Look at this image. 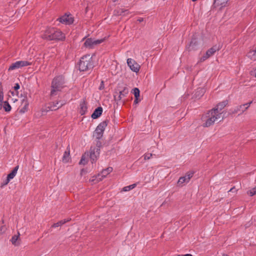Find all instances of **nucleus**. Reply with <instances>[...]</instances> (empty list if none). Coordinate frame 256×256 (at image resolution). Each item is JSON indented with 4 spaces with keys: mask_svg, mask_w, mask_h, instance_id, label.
<instances>
[{
    "mask_svg": "<svg viewBox=\"0 0 256 256\" xmlns=\"http://www.w3.org/2000/svg\"><path fill=\"white\" fill-rule=\"evenodd\" d=\"M42 38L46 40H60L65 39V34L60 30L54 28H47L42 34Z\"/></svg>",
    "mask_w": 256,
    "mask_h": 256,
    "instance_id": "nucleus-1",
    "label": "nucleus"
},
{
    "mask_svg": "<svg viewBox=\"0 0 256 256\" xmlns=\"http://www.w3.org/2000/svg\"><path fill=\"white\" fill-rule=\"evenodd\" d=\"M65 78L62 75L55 76L52 80L50 95L52 96L57 95L58 92H61L64 87Z\"/></svg>",
    "mask_w": 256,
    "mask_h": 256,
    "instance_id": "nucleus-2",
    "label": "nucleus"
},
{
    "mask_svg": "<svg viewBox=\"0 0 256 256\" xmlns=\"http://www.w3.org/2000/svg\"><path fill=\"white\" fill-rule=\"evenodd\" d=\"M217 109H212L206 114L203 115L202 120L204 122L202 124L204 127H209L212 125L214 122L221 118V114H217Z\"/></svg>",
    "mask_w": 256,
    "mask_h": 256,
    "instance_id": "nucleus-3",
    "label": "nucleus"
},
{
    "mask_svg": "<svg viewBox=\"0 0 256 256\" xmlns=\"http://www.w3.org/2000/svg\"><path fill=\"white\" fill-rule=\"evenodd\" d=\"M78 66V70L80 72H85L92 69L94 66L92 57L90 54L84 56L80 60Z\"/></svg>",
    "mask_w": 256,
    "mask_h": 256,
    "instance_id": "nucleus-4",
    "label": "nucleus"
},
{
    "mask_svg": "<svg viewBox=\"0 0 256 256\" xmlns=\"http://www.w3.org/2000/svg\"><path fill=\"white\" fill-rule=\"evenodd\" d=\"M108 122V120H105L99 124L96 128L94 132L93 136L95 137L96 140H100L103 136L104 132Z\"/></svg>",
    "mask_w": 256,
    "mask_h": 256,
    "instance_id": "nucleus-5",
    "label": "nucleus"
},
{
    "mask_svg": "<svg viewBox=\"0 0 256 256\" xmlns=\"http://www.w3.org/2000/svg\"><path fill=\"white\" fill-rule=\"evenodd\" d=\"M105 38L100 40H94L92 38H87L84 42V46L89 49L93 48L94 46L104 42Z\"/></svg>",
    "mask_w": 256,
    "mask_h": 256,
    "instance_id": "nucleus-6",
    "label": "nucleus"
},
{
    "mask_svg": "<svg viewBox=\"0 0 256 256\" xmlns=\"http://www.w3.org/2000/svg\"><path fill=\"white\" fill-rule=\"evenodd\" d=\"M220 50V48L217 45L214 46L206 50V54L202 58H200L199 62H204L210 57L213 56L216 52Z\"/></svg>",
    "mask_w": 256,
    "mask_h": 256,
    "instance_id": "nucleus-7",
    "label": "nucleus"
},
{
    "mask_svg": "<svg viewBox=\"0 0 256 256\" xmlns=\"http://www.w3.org/2000/svg\"><path fill=\"white\" fill-rule=\"evenodd\" d=\"M31 63L26 60H19L12 63L8 68V70L11 71L22 68L24 66H30Z\"/></svg>",
    "mask_w": 256,
    "mask_h": 256,
    "instance_id": "nucleus-8",
    "label": "nucleus"
},
{
    "mask_svg": "<svg viewBox=\"0 0 256 256\" xmlns=\"http://www.w3.org/2000/svg\"><path fill=\"white\" fill-rule=\"evenodd\" d=\"M90 157L92 164L95 163L100 156V150L98 148H93L91 146L90 151Z\"/></svg>",
    "mask_w": 256,
    "mask_h": 256,
    "instance_id": "nucleus-9",
    "label": "nucleus"
},
{
    "mask_svg": "<svg viewBox=\"0 0 256 256\" xmlns=\"http://www.w3.org/2000/svg\"><path fill=\"white\" fill-rule=\"evenodd\" d=\"M127 64L130 69L134 72H137L139 71L140 66L134 60L130 58H128L127 60Z\"/></svg>",
    "mask_w": 256,
    "mask_h": 256,
    "instance_id": "nucleus-10",
    "label": "nucleus"
},
{
    "mask_svg": "<svg viewBox=\"0 0 256 256\" xmlns=\"http://www.w3.org/2000/svg\"><path fill=\"white\" fill-rule=\"evenodd\" d=\"M252 102V101L244 104H242L238 106H237L234 110L232 111V114H236L238 112H240V114L243 113L245 110H246L250 106V104Z\"/></svg>",
    "mask_w": 256,
    "mask_h": 256,
    "instance_id": "nucleus-11",
    "label": "nucleus"
},
{
    "mask_svg": "<svg viewBox=\"0 0 256 256\" xmlns=\"http://www.w3.org/2000/svg\"><path fill=\"white\" fill-rule=\"evenodd\" d=\"M60 22L66 24H70L74 22V18L69 15L64 14L58 19Z\"/></svg>",
    "mask_w": 256,
    "mask_h": 256,
    "instance_id": "nucleus-12",
    "label": "nucleus"
},
{
    "mask_svg": "<svg viewBox=\"0 0 256 256\" xmlns=\"http://www.w3.org/2000/svg\"><path fill=\"white\" fill-rule=\"evenodd\" d=\"M128 92V88L126 86L124 87L122 90H119L118 96H114L115 100H120L122 98L126 96Z\"/></svg>",
    "mask_w": 256,
    "mask_h": 256,
    "instance_id": "nucleus-13",
    "label": "nucleus"
},
{
    "mask_svg": "<svg viewBox=\"0 0 256 256\" xmlns=\"http://www.w3.org/2000/svg\"><path fill=\"white\" fill-rule=\"evenodd\" d=\"M60 102L56 101L50 104L49 106H48V108L50 110H58L64 104L63 102H60Z\"/></svg>",
    "mask_w": 256,
    "mask_h": 256,
    "instance_id": "nucleus-14",
    "label": "nucleus"
},
{
    "mask_svg": "<svg viewBox=\"0 0 256 256\" xmlns=\"http://www.w3.org/2000/svg\"><path fill=\"white\" fill-rule=\"evenodd\" d=\"M198 48V43L196 38H192L190 42L188 50L189 51L196 50Z\"/></svg>",
    "mask_w": 256,
    "mask_h": 256,
    "instance_id": "nucleus-15",
    "label": "nucleus"
},
{
    "mask_svg": "<svg viewBox=\"0 0 256 256\" xmlns=\"http://www.w3.org/2000/svg\"><path fill=\"white\" fill-rule=\"evenodd\" d=\"M228 104V100H224L220 103H218L216 106L213 109H217L218 112L217 114H222L221 110Z\"/></svg>",
    "mask_w": 256,
    "mask_h": 256,
    "instance_id": "nucleus-16",
    "label": "nucleus"
},
{
    "mask_svg": "<svg viewBox=\"0 0 256 256\" xmlns=\"http://www.w3.org/2000/svg\"><path fill=\"white\" fill-rule=\"evenodd\" d=\"M103 109L101 106L98 107L96 108L92 114L91 116L93 119H96L99 118L102 114Z\"/></svg>",
    "mask_w": 256,
    "mask_h": 256,
    "instance_id": "nucleus-17",
    "label": "nucleus"
},
{
    "mask_svg": "<svg viewBox=\"0 0 256 256\" xmlns=\"http://www.w3.org/2000/svg\"><path fill=\"white\" fill-rule=\"evenodd\" d=\"M80 114L82 116L86 114V113L87 112V106L86 102L84 100H83L82 102H81L80 104Z\"/></svg>",
    "mask_w": 256,
    "mask_h": 256,
    "instance_id": "nucleus-18",
    "label": "nucleus"
},
{
    "mask_svg": "<svg viewBox=\"0 0 256 256\" xmlns=\"http://www.w3.org/2000/svg\"><path fill=\"white\" fill-rule=\"evenodd\" d=\"M22 102L24 104V106L20 110V112L24 114L28 110V102L27 100L26 96L24 97L22 100Z\"/></svg>",
    "mask_w": 256,
    "mask_h": 256,
    "instance_id": "nucleus-19",
    "label": "nucleus"
},
{
    "mask_svg": "<svg viewBox=\"0 0 256 256\" xmlns=\"http://www.w3.org/2000/svg\"><path fill=\"white\" fill-rule=\"evenodd\" d=\"M128 10L122 8H118L114 10V14L116 16H125L128 14Z\"/></svg>",
    "mask_w": 256,
    "mask_h": 256,
    "instance_id": "nucleus-20",
    "label": "nucleus"
},
{
    "mask_svg": "<svg viewBox=\"0 0 256 256\" xmlns=\"http://www.w3.org/2000/svg\"><path fill=\"white\" fill-rule=\"evenodd\" d=\"M226 0H214V7L220 6L222 8L226 6Z\"/></svg>",
    "mask_w": 256,
    "mask_h": 256,
    "instance_id": "nucleus-21",
    "label": "nucleus"
},
{
    "mask_svg": "<svg viewBox=\"0 0 256 256\" xmlns=\"http://www.w3.org/2000/svg\"><path fill=\"white\" fill-rule=\"evenodd\" d=\"M19 168V166H15L14 169L12 170V172L8 174L7 176L10 178V180L12 179L16 175L18 170Z\"/></svg>",
    "mask_w": 256,
    "mask_h": 256,
    "instance_id": "nucleus-22",
    "label": "nucleus"
},
{
    "mask_svg": "<svg viewBox=\"0 0 256 256\" xmlns=\"http://www.w3.org/2000/svg\"><path fill=\"white\" fill-rule=\"evenodd\" d=\"M247 56L253 60H256V49L250 50L246 54Z\"/></svg>",
    "mask_w": 256,
    "mask_h": 256,
    "instance_id": "nucleus-23",
    "label": "nucleus"
},
{
    "mask_svg": "<svg viewBox=\"0 0 256 256\" xmlns=\"http://www.w3.org/2000/svg\"><path fill=\"white\" fill-rule=\"evenodd\" d=\"M112 170L113 168L112 167L107 168L101 172L100 176L102 178H105L108 174L112 171Z\"/></svg>",
    "mask_w": 256,
    "mask_h": 256,
    "instance_id": "nucleus-24",
    "label": "nucleus"
},
{
    "mask_svg": "<svg viewBox=\"0 0 256 256\" xmlns=\"http://www.w3.org/2000/svg\"><path fill=\"white\" fill-rule=\"evenodd\" d=\"M189 182V180H187L186 176H181L178 180V186H182V184L184 183H188Z\"/></svg>",
    "mask_w": 256,
    "mask_h": 256,
    "instance_id": "nucleus-25",
    "label": "nucleus"
},
{
    "mask_svg": "<svg viewBox=\"0 0 256 256\" xmlns=\"http://www.w3.org/2000/svg\"><path fill=\"white\" fill-rule=\"evenodd\" d=\"M62 160L64 162H68L70 160V151L64 152Z\"/></svg>",
    "mask_w": 256,
    "mask_h": 256,
    "instance_id": "nucleus-26",
    "label": "nucleus"
},
{
    "mask_svg": "<svg viewBox=\"0 0 256 256\" xmlns=\"http://www.w3.org/2000/svg\"><path fill=\"white\" fill-rule=\"evenodd\" d=\"M4 106L3 108L4 110L6 112H9L11 110L12 108L10 104L7 101H5L3 102Z\"/></svg>",
    "mask_w": 256,
    "mask_h": 256,
    "instance_id": "nucleus-27",
    "label": "nucleus"
},
{
    "mask_svg": "<svg viewBox=\"0 0 256 256\" xmlns=\"http://www.w3.org/2000/svg\"><path fill=\"white\" fill-rule=\"evenodd\" d=\"M18 235H14V236H12L10 240L12 244H13L14 246H18V243H17V240L20 236V233L18 232Z\"/></svg>",
    "mask_w": 256,
    "mask_h": 256,
    "instance_id": "nucleus-28",
    "label": "nucleus"
},
{
    "mask_svg": "<svg viewBox=\"0 0 256 256\" xmlns=\"http://www.w3.org/2000/svg\"><path fill=\"white\" fill-rule=\"evenodd\" d=\"M136 184H132L124 186L122 188V191L123 192H128L130 190L134 188L136 186Z\"/></svg>",
    "mask_w": 256,
    "mask_h": 256,
    "instance_id": "nucleus-29",
    "label": "nucleus"
},
{
    "mask_svg": "<svg viewBox=\"0 0 256 256\" xmlns=\"http://www.w3.org/2000/svg\"><path fill=\"white\" fill-rule=\"evenodd\" d=\"M132 92L134 96V97H140V90L137 88H134L132 89Z\"/></svg>",
    "mask_w": 256,
    "mask_h": 256,
    "instance_id": "nucleus-30",
    "label": "nucleus"
},
{
    "mask_svg": "<svg viewBox=\"0 0 256 256\" xmlns=\"http://www.w3.org/2000/svg\"><path fill=\"white\" fill-rule=\"evenodd\" d=\"M10 180L8 178L7 176L6 178H5L1 183L0 187L3 188L4 186H6L9 183Z\"/></svg>",
    "mask_w": 256,
    "mask_h": 256,
    "instance_id": "nucleus-31",
    "label": "nucleus"
},
{
    "mask_svg": "<svg viewBox=\"0 0 256 256\" xmlns=\"http://www.w3.org/2000/svg\"><path fill=\"white\" fill-rule=\"evenodd\" d=\"M2 90V82H0V102H3L4 100V93Z\"/></svg>",
    "mask_w": 256,
    "mask_h": 256,
    "instance_id": "nucleus-32",
    "label": "nucleus"
},
{
    "mask_svg": "<svg viewBox=\"0 0 256 256\" xmlns=\"http://www.w3.org/2000/svg\"><path fill=\"white\" fill-rule=\"evenodd\" d=\"M248 194L250 196H253L256 194V186L248 192Z\"/></svg>",
    "mask_w": 256,
    "mask_h": 256,
    "instance_id": "nucleus-33",
    "label": "nucleus"
},
{
    "mask_svg": "<svg viewBox=\"0 0 256 256\" xmlns=\"http://www.w3.org/2000/svg\"><path fill=\"white\" fill-rule=\"evenodd\" d=\"M194 174V172H188L186 174L185 176H186L187 180L190 181V179L193 176Z\"/></svg>",
    "mask_w": 256,
    "mask_h": 256,
    "instance_id": "nucleus-34",
    "label": "nucleus"
},
{
    "mask_svg": "<svg viewBox=\"0 0 256 256\" xmlns=\"http://www.w3.org/2000/svg\"><path fill=\"white\" fill-rule=\"evenodd\" d=\"M102 146V142L100 141V140H96V146L93 147V148H98L99 150H100V148Z\"/></svg>",
    "mask_w": 256,
    "mask_h": 256,
    "instance_id": "nucleus-35",
    "label": "nucleus"
},
{
    "mask_svg": "<svg viewBox=\"0 0 256 256\" xmlns=\"http://www.w3.org/2000/svg\"><path fill=\"white\" fill-rule=\"evenodd\" d=\"M86 163V160L85 156H82L81 158V159L79 162V164H85Z\"/></svg>",
    "mask_w": 256,
    "mask_h": 256,
    "instance_id": "nucleus-36",
    "label": "nucleus"
},
{
    "mask_svg": "<svg viewBox=\"0 0 256 256\" xmlns=\"http://www.w3.org/2000/svg\"><path fill=\"white\" fill-rule=\"evenodd\" d=\"M70 220H71L70 218L64 219L59 222H60V226H62V225L64 224H66V222L70 221Z\"/></svg>",
    "mask_w": 256,
    "mask_h": 256,
    "instance_id": "nucleus-37",
    "label": "nucleus"
},
{
    "mask_svg": "<svg viewBox=\"0 0 256 256\" xmlns=\"http://www.w3.org/2000/svg\"><path fill=\"white\" fill-rule=\"evenodd\" d=\"M6 228L5 226H0V235L4 234L6 230Z\"/></svg>",
    "mask_w": 256,
    "mask_h": 256,
    "instance_id": "nucleus-38",
    "label": "nucleus"
},
{
    "mask_svg": "<svg viewBox=\"0 0 256 256\" xmlns=\"http://www.w3.org/2000/svg\"><path fill=\"white\" fill-rule=\"evenodd\" d=\"M152 156V154H146L144 155V159L146 160H149L150 159V158Z\"/></svg>",
    "mask_w": 256,
    "mask_h": 256,
    "instance_id": "nucleus-39",
    "label": "nucleus"
},
{
    "mask_svg": "<svg viewBox=\"0 0 256 256\" xmlns=\"http://www.w3.org/2000/svg\"><path fill=\"white\" fill-rule=\"evenodd\" d=\"M104 88V82L103 80H102L100 84V86H99L98 89L100 90H102Z\"/></svg>",
    "mask_w": 256,
    "mask_h": 256,
    "instance_id": "nucleus-40",
    "label": "nucleus"
},
{
    "mask_svg": "<svg viewBox=\"0 0 256 256\" xmlns=\"http://www.w3.org/2000/svg\"><path fill=\"white\" fill-rule=\"evenodd\" d=\"M139 98L140 97H135L134 104H136L140 101V100Z\"/></svg>",
    "mask_w": 256,
    "mask_h": 256,
    "instance_id": "nucleus-41",
    "label": "nucleus"
},
{
    "mask_svg": "<svg viewBox=\"0 0 256 256\" xmlns=\"http://www.w3.org/2000/svg\"><path fill=\"white\" fill-rule=\"evenodd\" d=\"M60 226H61L60 224V222H57L56 223L54 224L52 226V228H57V227H58Z\"/></svg>",
    "mask_w": 256,
    "mask_h": 256,
    "instance_id": "nucleus-42",
    "label": "nucleus"
},
{
    "mask_svg": "<svg viewBox=\"0 0 256 256\" xmlns=\"http://www.w3.org/2000/svg\"><path fill=\"white\" fill-rule=\"evenodd\" d=\"M20 88V86L18 83H16L14 84V88L15 90H18Z\"/></svg>",
    "mask_w": 256,
    "mask_h": 256,
    "instance_id": "nucleus-43",
    "label": "nucleus"
},
{
    "mask_svg": "<svg viewBox=\"0 0 256 256\" xmlns=\"http://www.w3.org/2000/svg\"><path fill=\"white\" fill-rule=\"evenodd\" d=\"M84 172H86V170L82 168L80 171V175L82 176Z\"/></svg>",
    "mask_w": 256,
    "mask_h": 256,
    "instance_id": "nucleus-44",
    "label": "nucleus"
},
{
    "mask_svg": "<svg viewBox=\"0 0 256 256\" xmlns=\"http://www.w3.org/2000/svg\"><path fill=\"white\" fill-rule=\"evenodd\" d=\"M138 20V22H143L144 19H143V18H139L138 19V20Z\"/></svg>",
    "mask_w": 256,
    "mask_h": 256,
    "instance_id": "nucleus-45",
    "label": "nucleus"
},
{
    "mask_svg": "<svg viewBox=\"0 0 256 256\" xmlns=\"http://www.w3.org/2000/svg\"><path fill=\"white\" fill-rule=\"evenodd\" d=\"M178 256H192V255L190 254H183V255H178Z\"/></svg>",
    "mask_w": 256,
    "mask_h": 256,
    "instance_id": "nucleus-46",
    "label": "nucleus"
},
{
    "mask_svg": "<svg viewBox=\"0 0 256 256\" xmlns=\"http://www.w3.org/2000/svg\"><path fill=\"white\" fill-rule=\"evenodd\" d=\"M2 102H0V110H2Z\"/></svg>",
    "mask_w": 256,
    "mask_h": 256,
    "instance_id": "nucleus-47",
    "label": "nucleus"
},
{
    "mask_svg": "<svg viewBox=\"0 0 256 256\" xmlns=\"http://www.w3.org/2000/svg\"><path fill=\"white\" fill-rule=\"evenodd\" d=\"M234 188H231L229 190L228 192H232L233 191V190Z\"/></svg>",
    "mask_w": 256,
    "mask_h": 256,
    "instance_id": "nucleus-48",
    "label": "nucleus"
},
{
    "mask_svg": "<svg viewBox=\"0 0 256 256\" xmlns=\"http://www.w3.org/2000/svg\"><path fill=\"white\" fill-rule=\"evenodd\" d=\"M222 256H229L226 254H223Z\"/></svg>",
    "mask_w": 256,
    "mask_h": 256,
    "instance_id": "nucleus-49",
    "label": "nucleus"
},
{
    "mask_svg": "<svg viewBox=\"0 0 256 256\" xmlns=\"http://www.w3.org/2000/svg\"><path fill=\"white\" fill-rule=\"evenodd\" d=\"M118 0H112V1L113 2H116V1H118Z\"/></svg>",
    "mask_w": 256,
    "mask_h": 256,
    "instance_id": "nucleus-50",
    "label": "nucleus"
},
{
    "mask_svg": "<svg viewBox=\"0 0 256 256\" xmlns=\"http://www.w3.org/2000/svg\"><path fill=\"white\" fill-rule=\"evenodd\" d=\"M12 95L14 96V92H12Z\"/></svg>",
    "mask_w": 256,
    "mask_h": 256,
    "instance_id": "nucleus-51",
    "label": "nucleus"
},
{
    "mask_svg": "<svg viewBox=\"0 0 256 256\" xmlns=\"http://www.w3.org/2000/svg\"><path fill=\"white\" fill-rule=\"evenodd\" d=\"M255 76L256 77V69L255 70Z\"/></svg>",
    "mask_w": 256,
    "mask_h": 256,
    "instance_id": "nucleus-52",
    "label": "nucleus"
},
{
    "mask_svg": "<svg viewBox=\"0 0 256 256\" xmlns=\"http://www.w3.org/2000/svg\"><path fill=\"white\" fill-rule=\"evenodd\" d=\"M2 223H4V220H2Z\"/></svg>",
    "mask_w": 256,
    "mask_h": 256,
    "instance_id": "nucleus-53",
    "label": "nucleus"
}]
</instances>
